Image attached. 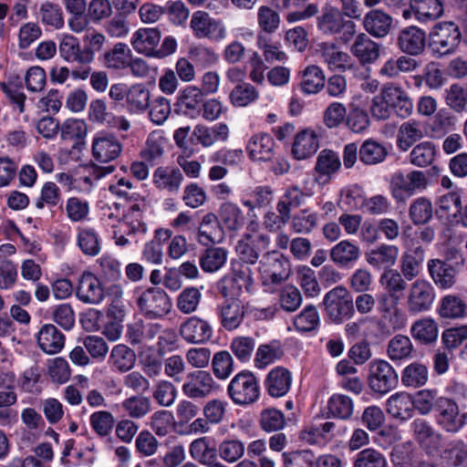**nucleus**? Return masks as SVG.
Returning <instances> with one entry per match:
<instances>
[{
  "mask_svg": "<svg viewBox=\"0 0 467 467\" xmlns=\"http://www.w3.org/2000/svg\"><path fill=\"white\" fill-rule=\"evenodd\" d=\"M462 39L461 28L455 22H438L429 34V49L437 58L449 56L457 51Z\"/></svg>",
  "mask_w": 467,
  "mask_h": 467,
  "instance_id": "f257e3e1",
  "label": "nucleus"
},
{
  "mask_svg": "<svg viewBox=\"0 0 467 467\" xmlns=\"http://www.w3.org/2000/svg\"><path fill=\"white\" fill-rule=\"evenodd\" d=\"M227 394L235 405L254 404L259 400L261 394L259 379L253 371L243 369L229 382Z\"/></svg>",
  "mask_w": 467,
  "mask_h": 467,
  "instance_id": "f03ea898",
  "label": "nucleus"
},
{
  "mask_svg": "<svg viewBox=\"0 0 467 467\" xmlns=\"http://www.w3.org/2000/svg\"><path fill=\"white\" fill-rule=\"evenodd\" d=\"M134 298L141 314L149 319L163 317L171 311L172 306L167 293L159 287H136Z\"/></svg>",
  "mask_w": 467,
  "mask_h": 467,
  "instance_id": "7ed1b4c3",
  "label": "nucleus"
},
{
  "mask_svg": "<svg viewBox=\"0 0 467 467\" xmlns=\"http://www.w3.org/2000/svg\"><path fill=\"white\" fill-rule=\"evenodd\" d=\"M324 315L334 324H342L354 315L353 298L343 286H336L324 298Z\"/></svg>",
  "mask_w": 467,
  "mask_h": 467,
  "instance_id": "20e7f679",
  "label": "nucleus"
},
{
  "mask_svg": "<svg viewBox=\"0 0 467 467\" xmlns=\"http://www.w3.org/2000/svg\"><path fill=\"white\" fill-rule=\"evenodd\" d=\"M433 417L436 424L444 431L457 433L467 420V411L460 412V408L453 399L440 396L436 401Z\"/></svg>",
  "mask_w": 467,
  "mask_h": 467,
  "instance_id": "39448f33",
  "label": "nucleus"
},
{
  "mask_svg": "<svg viewBox=\"0 0 467 467\" xmlns=\"http://www.w3.org/2000/svg\"><path fill=\"white\" fill-rule=\"evenodd\" d=\"M427 184V177L421 171H412L407 174L397 171L390 182L391 194L398 202H404L418 192L423 191Z\"/></svg>",
  "mask_w": 467,
  "mask_h": 467,
  "instance_id": "423d86ee",
  "label": "nucleus"
},
{
  "mask_svg": "<svg viewBox=\"0 0 467 467\" xmlns=\"http://www.w3.org/2000/svg\"><path fill=\"white\" fill-rule=\"evenodd\" d=\"M368 384L375 394L383 396L396 388L398 374L389 362L378 359L370 363Z\"/></svg>",
  "mask_w": 467,
  "mask_h": 467,
  "instance_id": "0eeeda50",
  "label": "nucleus"
},
{
  "mask_svg": "<svg viewBox=\"0 0 467 467\" xmlns=\"http://www.w3.org/2000/svg\"><path fill=\"white\" fill-rule=\"evenodd\" d=\"M317 28L326 35L343 32L346 42L355 34V24L351 20H345L342 12L331 5L325 6L317 16Z\"/></svg>",
  "mask_w": 467,
  "mask_h": 467,
  "instance_id": "6e6552de",
  "label": "nucleus"
},
{
  "mask_svg": "<svg viewBox=\"0 0 467 467\" xmlns=\"http://www.w3.org/2000/svg\"><path fill=\"white\" fill-rule=\"evenodd\" d=\"M436 297L432 285L424 279H418L410 285L407 296V309L411 315L428 312Z\"/></svg>",
  "mask_w": 467,
  "mask_h": 467,
  "instance_id": "1a4fd4ad",
  "label": "nucleus"
},
{
  "mask_svg": "<svg viewBox=\"0 0 467 467\" xmlns=\"http://www.w3.org/2000/svg\"><path fill=\"white\" fill-rule=\"evenodd\" d=\"M121 151L122 144L115 134L106 130L95 133L92 139V156L98 162L115 161Z\"/></svg>",
  "mask_w": 467,
  "mask_h": 467,
  "instance_id": "9d476101",
  "label": "nucleus"
},
{
  "mask_svg": "<svg viewBox=\"0 0 467 467\" xmlns=\"http://www.w3.org/2000/svg\"><path fill=\"white\" fill-rule=\"evenodd\" d=\"M269 244L270 237L266 234L254 233L245 234L236 245V252L239 256L238 262L254 265L260 254L266 251Z\"/></svg>",
  "mask_w": 467,
  "mask_h": 467,
  "instance_id": "9b49d317",
  "label": "nucleus"
},
{
  "mask_svg": "<svg viewBox=\"0 0 467 467\" xmlns=\"http://www.w3.org/2000/svg\"><path fill=\"white\" fill-rule=\"evenodd\" d=\"M261 274L265 284L279 285L290 275V262L278 252L268 253Z\"/></svg>",
  "mask_w": 467,
  "mask_h": 467,
  "instance_id": "f8f14e48",
  "label": "nucleus"
},
{
  "mask_svg": "<svg viewBox=\"0 0 467 467\" xmlns=\"http://www.w3.org/2000/svg\"><path fill=\"white\" fill-rule=\"evenodd\" d=\"M444 12L441 0H410V7L402 10L405 19L411 16L421 24L433 22L440 18Z\"/></svg>",
  "mask_w": 467,
  "mask_h": 467,
  "instance_id": "ddd939ff",
  "label": "nucleus"
},
{
  "mask_svg": "<svg viewBox=\"0 0 467 467\" xmlns=\"http://www.w3.org/2000/svg\"><path fill=\"white\" fill-rule=\"evenodd\" d=\"M75 293L79 301L92 305L99 304L105 296L102 282L89 271H84L78 277Z\"/></svg>",
  "mask_w": 467,
  "mask_h": 467,
  "instance_id": "4468645a",
  "label": "nucleus"
},
{
  "mask_svg": "<svg viewBox=\"0 0 467 467\" xmlns=\"http://www.w3.org/2000/svg\"><path fill=\"white\" fill-rule=\"evenodd\" d=\"M60 136L63 140L72 142L68 155L71 159H78L85 145L87 124L84 120L67 119L60 126Z\"/></svg>",
  "mask_w": 467,
  "mask_h": 467,
  "instance_id": "2eb2a0df",
  "label": "nucleus"
},
{
  "mask_svg": "<svg viewBox=\"0 0 467 467\" xmlns=\"http://www.w3.org/2000/svg\"><path fill=\"white\" fill-rule=\"evenodd\" d=\"M181 337L190 344H203L213 336L210 323L197 316L187 317L180 326Z\"/></svg>",
  "mask_w": 467,
  "mask_h": 467,
  "instance_id": "dca6fc26",
  "label": "nucleus"
},
{
  "mask_svg": "<svg viewBox=\"0 0 467 467\" xmlns=\"http://www.w3.org/2000/svg\"><path fill=\"white\" fill-rule=\"evenodd\" d=\"M214 386L212 375L205 370H194L186 376L182 384L184 395L192 399L204 398L209 395Z\"/></svg>",
  "mask_w": 467,
  "mask_h": 467,
  "instance_id": "f3484780",
  "label": "nucleus"
},
{
  "mask_svg": "<svg viewBox=\"0 0 467 467\" xmlns=\"http://www.w3.org/2000/svg\"><path fill=\"white\" fill-rule=\"evenodd\" d=\"M292 380L291 371L285 367L277 366L267 373L264 385L270 397L281 398L290 390Z\"/></svg>",
  "mask_w": 467,
  "mask_h": 467,
  "instance_id": "a211bd4d",
  "label": "nucleus"
},
{
  "mask_svg": "<svg viewBox=\"0 0 467 467\" xmlns=\"http://www.w3.org/2000/svg\"><path fill=\"white\" fill-rule=\"evenodd\" d=\"M191 27L198 38L207 37L219 40L224 37L225 32L221 23L211 18L203 11H196L191 19Z\"/></svg>",
  "mask_w": 467,
  "mask_h": 467,
  "instance_id": "6ab92c4d",
  "label": "nucleus"
},
{
  "mask_svg": "<svg viewBox=\"0 0 467 467\" xmlns=\"http://www.w3.org/2000/svg\"><path fill=\"white\" fill-rule=\"evenodd\" d=\"M427 267L430 276L439 288L449 289L456 284V276L460 272L456 265L441 259H431Z\"/></svg>",
  "mask_w": 467,
  "mask_h": 467,
  "instance_id": "aec40b11",
  "label": "nucleus"
},
{
  "mask_svg": "<svg viewBox=\"0 0 467 467\" xmlns=\"http://www.w3.org/2000/svg\"><path fill=\"white\" fill-rule=\"evenodd\" d=\"M462 209L461 196L451 192L440 196L436 202L435 215L444 224H458V215Z\"/></svg>",
  "mask_w": 467,
  "mask_h": 467,
  "instance_id": "412c9836",
  "label": "nucleus"
},
{
  "mask_svg": "<svg viewBox=\"0 0 467 467\" xmlns=\"http://www.w3.org/2000/svg\"><path fill=\"white\" fill-rule=\"evenodd\" d=\"M202 99V91L198 88L189 86L179 93L172 109L178 115L194 118L201 111Z\"/></svg>",
  "mask_w": 467,
  "mask_h": 467,
  "instance_id": "4be33fe9",
  "label": "nucleus"
},
{
  "mask_svg": "<svg viewBox=\"0 0 467 467\" xmlns=\"http://www.w3.org/2000/svg\"><path fill=\"white\" fill-rule=\"evenodd\" d=\"M161 38V34L158 28L140 27L133 33L130 44L137 53L154 57Z\"/></svg>",
  "mask_w": 467,
  "mask_h": 467,
  "instance_id": "5701e85b",
  "label": "nucleus"
},
{
  "mask_svg": "<svg viewBox=\"0 0 467 467\" xmlns=\"http://www.w3.org/2000/svg\"><path fill=\"white\" fill-rule=\"evenodd\" d=\"M397 46L403 53L410 56L420 55L426 46V33L418 26H407L400 31Z\"/></svg>",
  "mask_w": 467,
  "mask_h": 467,
  "instance_id": "b1692460",
  "label": "nucleus"
},
{
  "mask_svg": "<svg viewBox=\"0 0 467 467\" xmlns=\"http://www.w3.org/2000/svg\"><path fill=\"white\" fill-rule=\"evenodd\" d=\"M274 138L265 132L253 135L246 144L248 157L253 161H268L274 157Z\"/></svg>",
  "mask_w": 467,
  "mask_h": 467,
  "instance_id": "393cba45",
  "label": "nucleus"
},
{
  "mask_svg": "<svg viewBox=\"0 0 467 467\" xmlns=\"http://www.w3.org/2000/svg\"><path fill=\"white\" fill-rule=\"evenodd\" d=\"M224 238L223 226L213 213H206L199 225L197 241L203 246L222 242Z\"/></svg>",
  "mask_w": 467,
  "mask_h": 467,
  "instance_id": "a878e982",
  "label": "nucleus"
},
{
  "mask_svg": "<svg viewBox=\"0 0 467 467\" xmlns=\"http://www.w3.org/2000/svg\"><path fill=\"white\" fill-rule=\"evenodd\" d=\"M425 258V249L421 244H410L400 259V271L404 278L411 281L419 275Z\"/></svg>",
  "mask_w": 467,
  "mask_h": 467,
  "instance_id": "bb28decb",
  "label": "nucleus"
},
{
  "mask_svg": "<svg viewBox=\"0 0 467 467\" xmlns=\"http://www.w3.org/2000/svg\"><path fill=\"white\" fill-rule=\"evenodd\" d=\"M350 51L363 66L374 63L380 55V45L371 40L366 34L358 35Z\"/></svg>",
  "mask_w": 467,
  "mask_h": 467,
  "instance_id": "cd10ccee",
  "label": "nucleus"
},
{
  "mask_svg": "<svg viewBox=\"0 0 467 467\" xmlns=\"http://www.w3.org/2000/svg\"><path fill=\"white\" fill-rule=\"evenodd\" d=\"M60 57L68 63L89 65L92 62L91 53L80 47L78 39L71 35L64 36L59 44Z\"/></svg>",
  "mask_w": 467,
  "mask_h": 467,
  "instance_id": "c85d7f7f",
  "label": "nucleus"
},
{
  "mask_svg": "<svg viewBox=\"0 0 467 467\" xmlns=\"http://www.w3.org/2000/svg\"><path fill=\"white\" fill-rule=\"evenodd\" d=\"M387 413L400 421H406L413 416V400L407 392H397L386 401Z\"/></svg>",
  "mask_w": 467,
  "mask_h": 467,
  "instance_id": "c756f323",
  "label": "nucleus"
},
{
  "mask_svg": "<svg viewBox=\"0 0 467 467\" xmlns=\"http://www.w3.org/2000/svg\"><path fill=\"white\" fill-rule=\"evenodd\" d=\"M319 47L321 57L330 70L344 72L351 68L350 56L341 51L336 45L324 42L319 45Z\"/></svg>",
  "mask_w": 467,
  "mask_h": 467,
  "instance_id": "7c9ffc66",
  "label": "nucleus"
},
{
  "mask_svg": "<svg viewBox=\"0 0 467 467\" xmlns=\"http://www.w3.org/2000/svg\"><path fill=\"white\" fill-rule=\"evenodd\" d=\"M319 148V139L312 130L298 132L292 145V154L296 160H305L314 155Z\"/></svg>",
  "mask_w": 467,
  "mask_h": 467,
  "instance_id": "2f4dec72",
  "label": "nucleus"
},
{
  "mask_svg": "<svg viewBox=\"0 0 467 467\" xmlns=\"http://www.w3.org/2000/svg\"><path fill=\"white\" fill-rule=\"evenodd\" d=\"M217 217L223 230L231 234L241 230L245 223V216L242 209L232 202L221 204Z\"/></svg>",
  "mask_w": 467,
  "mask_h": 467,
  "instance_id": "473e14b6",
  "label": "nucleus"
},
{
  "mask_svg": "<svg viewBox=\"0 0 467 467\" xmlns=\"http://www.w3.org/2000/svg\"><path fill=\"white\" fill-rule=\"evenodd\" d=\"M192 136L203 147H210L217 141H226L229 138V128L224 122H217L212 127L196 125Z\"/></svg>",
  "mask_w": 467,
  "mask_h": 467,
  "instance_id": "72a5a7b5",
  "label": "nucleus"
},
{
  "mask_svg": "<svg viewBox=\"0 0 467 467\" xmlns=\"http://www.w3.org/2000/svg\"><path fill=\"white\" fill-rule=\"evenodd\" d=\"M341 166L339 156L331 150H323L319 152L315 171L317 172L316 180L318 183H327L331 175L338 171Z\"/></svg>",
  "mask_w": 467,
  "mask_h": 467,
  "instance_id": "f704fd0d",
  "label": "nucleus"
},
{
  "mask_svg": "<svg viewBox=\"0 0 467 467\" xmlns=\"http://www.w3.org/2000/svg\"><path fill=\"white\" fill-rule=\"evenodd\" d=\"M39 348L47 354L58 353L65 345V336L53 324H46L36 337Z\"/></svg>",
  "mask_w": 467,
  "mask_h": 467,
  "instance_id": "c9c22d12",
  "label": "nucleus"
},
{
  "mask_svg": "<svg viewBox=\"0 0 467 467\" xmlns=\"http://www.w3.org/2000/svg\"><path fill=\"white\" fill-rule=\"evenodd\" d=\"M366 31L375 37L387 36L392 25V17L379 9L368 12L363 21Z\"/></svg>",
  "mask_w": 467,
  "mask_h": 467,
  "instance_id": "e433bc0d",
  "label": "nucleus"
},
{
  "mask_svg": "<svg viewBox=\"0 0 467 467\" xmlns=\"http://www.w3.org/2000/svg\"><path fill=\"white\" fill-rule=\"evenodd\" d=\"M0 89L14 109H16L19 114L26 111V96L23 91V82L20 77L13 76L7 81H1Z\"/></svg>",
  "mask_w": 467,
  "mask_h": 467,
  "instance_id": "4c0bfd02",
  "label": "nucleus"
},
{
  "mask_svg": "<svg viewBox=\"0 0 467 467\" xmlns=\"http://www.w3.org/2000/svg\"><path fill=\"white\" fill-rule=\"evenodd\" d=\"M309 191L304 192L298 186L294 185L285 189L282 198L276 205V209L283 218L289 219L292 209L298 208L311 196Z\"/></svg>",
  "mask_w": 467,
  "mask_h": 467,
  "instance_id": "58836bf2",
  "label": "nucleus"
},
{
  "mask_svg": "<svg viewBox=\"0 0 467 467\" xmlns=\"http://www.w3.org/2000/svg\"><path fill=\"white\" fill-rule=\"evenodd\" d=\"M182 181L183 175L179 168L158 167L153 172L155 186L169 192H177Z\"/></svg>",
  "mask_w": 467,
  "mask_h": 467,
  "instance_id": "ea45409f",
  "label": "nucleus"
},
{
  "mask_svg": "<svg viewBox=\"0 0 467 467\" xmlns=\"http://www.w3.org/2000/svg\"><path fill=\"white\" fill-rule=\"evenodd\" d=\"M115 170L114 165L99 166L93 164L90 167L89 175L76 176L73 180L71 191H76L82 193H89L93 187L94 182L110 174Z\"/></svg>",
  "mask_w": 467,
  "mask_h": 467,
  "instance_id": "a19ab883",
  "label": "nucleus"
},
{
  "mask_svg": "<svg viewBox=\"0 0 467 467\" xmlns=\"http://www.w3.org/2000/svg\"><path fill=\"white\" fill-rule=\"evenodd\" d=\"M387 97L390 102L392 114L406 119L412 113L413 103L406 91L400 87H387Z\"/></svg>",
  "mask_w": 467,
  "mask_h": 467,
  "instance_id": "79ce46f5",
  "label": "nucleus"
},
{
  "mask_svg": "<svg viewBox=\"0 0 467 467\" xmlns=\"http://www.w3.org/2000/svg\"><path fill=\"white\" fill-rule=\"evenodd\" d=\"M388 154V147L372 139L364 140L358 150V159L366 165L380 163L386 160Z\"/></svg>",
  "mask_w": 467,
  "mask_h": 467,
  "instance_id": "37998d69",
  "label": "nucleus"
},
{
  "mask_svg": "<svg viewBox=\"0 0 467 467\" xmlns=\"http://www.w3.org/2000/svg\"><path fill=\"white\" fill-rule=\"evenodd\" d=\"M244 316V306L239 300H226L220 307L221 324L228 331L237 328L243 322Z\"/></svg>",
  "mask_w": 467,
  "mask_h": 467,
  "instance_id": "c03bdc74",
  "label": "nucleus"
},
{
  "mask_svg": "<svg viewBox=\"0 0 467 467\" xmlns=\"http://www.w3.org/2000/svg\"><path fill=\"white\" fill-rule=\"evenodd\" d=\"M124 234L129 236H143L148 231L146 223L142 220V211L140 204L134 203L123 213Z\"/></svg>",
  "mask_w": 467,
  "mask_h": 467,
  "instance_id": "a18cd8bd",
  "label": "nucleus"
},
{
  "mask_svg": "<svg viewBox=\"0 0 467 467\" xmlns=\"http://www.w3.org/2000/svg\"><path fill=\"white\" fill-rule=\"evenodd\" d=\"M191 457L201 464L210 463L217 458V450L213 439L202 437L192 441L189 446Z\"/></svg>",
  "mask_w": 467,
  "mask_h": 467,
  "instance_id": "49530a36",
  "label": "nucleus"
},
{
  "mask_svg": "<svg viewBox=\"0 0 467 467\" xmlns=\"http://www.w3.org/2000/svg\"><path fill=\"white\" fill-rule=\"evenodd\" d=\"M398 254L397 246L382 244L367 254V261L375 268L388 270L395 264Z\"/></svg>",
  "mask_w": 467,
  "mask_h": 467,
  "instance_id": "de8ad7c7",
  "label": "nucleus"
},
{
  "mask_svg": "<svg viewBox=\"0 0 467 467\" xmlns=\"http://www.w3.org/2000/svg\"><path fill=\"white\" fill-rule=\"evenodd\" d=\"M438 312L443 318H464L467 317V304L455 295H446L440 300Z\"/></svg>",
  "mask_w": 467,
  "mask_h": 467,
  "instance_id": "09e8293b",
  "label": "nucleus"
},
{
  "mask_svg": "<svg viewBox=\"0 0 467 467\" xmlns=\"http://www.w3.org/2000/svg\"><path fill=\"white\" fill-rule=\"evenodd\" d=\"M326 78L323 70L316 65L307 66L303 71L301 91L306 95L318 93L324 88Z\"/></svg>",
  "mask_w": 467,
  "mask_h": 467,
  "instance_id": "8fccbe9b",
  "label": "nucleus"
},
{
  "mask_svg": "<svg viewBox=\"0 0 467 467\" xmlns=\"http://www.w3.org/2000/svg\"><path fill=\"white\" fill-rule=\"evenodd\" d=\"M150 90L144 84H134L129 88L126 106L130 113H141L150 106Z\"/></svg>",
  "mask_w": 467,
  "mask_h": 467,
  "instance_id": "3c124183",
  "label": "nucleus"
},
{
  "mask_svg": "<svg viewBox=\"0 0 467 467\" xmlns=\"http://www.w3.org/2000/svg\"><path fill=\"white\" fill-rule=\"evenodd\" d=\"M410 332L415 340L428 345L437 340L439 328L433 318L424 317L413 323Z\"/></svg>",
  "mask_w": 467,
  "mask_h": 467,
  "instance_id": "603ef678",
  "label": "nucleus"
},
{
  "mask_svg": "<svg viewBox=\"0 0 467 467\" xmlns=\"http://www.w3.org/2000/svg\"><path fill=\"white\" fill-rule=\"evenodd\" d=\"M327 416L339 420H348L353 414L354 403L350 397L335 393L327 400Z\"/></svg>",
  "mask_w": 467,
  "mask_h": 467,
  "instance_id": "864d4df0",
  "label": "nucleus"
},
{
  "mask_svg": "<svg viewBox=\"0 0 467 467\" xmlns=\"http://www.w3.org/2000/svg\"><path fill=\"white\" fill-rule=\"evenodd\" d=\"M130 57H131V51L128 45L118 43L112 49L106 51L100 60L108 68L123 69L127 67Z\"/></svg>",
  "mask_w": 467,
  "mask_h": 467,
  "instance_id": "5fc2aeb1",
  "label": "nucleus"
},
{
  "mask_svg": "<svg viewBox=\"0 0 467 467\" xmlns=\"http://www.w3.org/2000/svg\"><path fill=\"white\" fill-rule=\"evenodd\" d=\"M273 200L274 190L270 185H257L248 193V199L242 200V203L250 211H254L268 208Z\"/></svg>",
  "mask_w": 467,
  "mask_h": 467,
  "instance_id": "6e6d98bb",
  "label": "nucleus"
},
{
  "mask_svg": "<svg viewBox=\"0 0 467 467\" xmlns=\"http://www.w3.org/2000/svg\"><path fill=\"white\" fill-rule=\"evenodd\" d=\"M319 324V314L313 305H306L293 319L296 330L301 334L316 330Z\"/></svg>",
  "mask_w": 467,
  "mask_h": 467,
  "instance_id": "4d7b16f0",
  "label": "nucleus"
},
{
  "mask_svg": "<svg viewBox=\"0 0 467 467\" xmlns=\"http://www.w3.org/2000/svg\"><path fill=\"white\" fill-rule=\"evenodd\" d=\"M259 426L267 433L283 430L286 425L285 414L275 408L264 409L259 415Z\"/></svg>",
  "mask_w": 467,
  "mask_h": 467,
  "instance_id": "13d9d810",
  "label": "nucleus"
},
{
  "mask_svg": "<svg viewBox=\"0 0 467 467\" xmlns=\"http://www.w3.org/2000/svg\"><path fill=\"white\" fill-rule=\"evenodd\" d=\"M330 257L338 265L348 266L359 257V248L348 240H344L331 249Z\"/></svg>",
  "mask_w": 467,
  "mask_h": 467,
  "instance_id": "bf43d9fd",
  "label": "nucleus"
},
{
  "mask_svg": "<svg viewBox=\"0 0 467 467\" xmlns=\"http://www.w3.org/2000/svg\"><path fill=\"white\" fill-rule=\"evenodd\" d=\"M428 368L426 366L413 362L404 368L401 373V383L410 388H420L428 381Z\"/></svg>",
  "mask_w": 467,
  "mask_h": 467,
  "instance_id": "052dcab7",
  "label": "nucleus"
},
{
  "mask_svg": "<svg viewBox=\"0 0 467 467\" xmlns=\"http://www.w3.org/2000/svg\"><path fill=\"white\" fill-rule=\"evenodd\" d=\"M284 351L278 341H272L268 344L260 345L255 352L254 359V367L257 368H264L267 365L274 363L275 360L281 358Z\"/></svg>",
  "mask_w": 467,
  "mask_h": 467,
  "instance_id": "680f3d73",
  "label": "nucleus"
},
{
  "mask_svg": "<svg viewBox=\"0 0 467 467\" xmlns=\"http://www.w3.org/2000/svg\"><path fill=\"white\" fill-rule=\"evenodd\" d=\"M259 92L250 83H238L230 92L229 99L234 107H247L255 102Z\"/></svg>",
  "mask_w": 467,
  "mask_h": 467,
  "instance_id": "e2e57ef3",
  "label": "nucleus"
},
{
  "mask_svg": "<svg viewBox=\"0 0 467 467\" xmlns=\"http://www.w3.org/2000/svg\"><path fill=\"white\" fill-rule=\"evenodd\" d=\"M227 259V252L222 247L205 249L200 257V266L206 273H214L223 266Z\"/></svg>",
  "mask_w": 467,
  "mask_h": 467,
  "instance_id": "0e129e2a",
  "label": "nucleus"
},
{
  "mask_svg": "<svg viewBox=\"0 0 467 467\" xmlns=\"http://www.w3.org/2000/svg\"><path fill=\"white\" fill-rule=\"evenodd\" d=\"M109 360L116 370L125 372L133 368L136 355L129 347L119 344L112 348Z\"/></svg>",
  "mask_w": 467,
  "mask_h": 467,
  "instance_id": "69168bd1",
  "label": "nucleus"
},
{
  "mask_svg": "<svg viewBox=\"0 0 467 467\" xmlns=\"http://www.w3.org/2000/svg\"><path fill=\"white\" fill-rule=\"evenodd\" d=\"M98 277L101 282L110 283L119 280L121 276L120 263L113 256L103 254L97 260Z\"/></svg>",
  "mask_w": 467,
  "mask_h": 467,
  "instance_id": "338daca9",
  "label": "nucleus"
},
{
  "mask_svg": "<svg viewBox=\"0 0 467 467\" xmlns=\"http://www.w3.org/2000/svg\"><path fill=\"white\" fill-rule=\"evenodd\" d=\"M353 467H388V462L378 450L366 448L354 456Z\"/></svg>",
  "mask_w": 467,
  "mask_h": 467,
  "instance_id": "774afa93",
  "label": "nucleus"
}]
</instances>
